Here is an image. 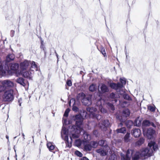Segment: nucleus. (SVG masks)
Here are the masks:
<instances>
[{
    "mask_svg": "<svg viewBox=\"0 0 160 160\" xmlns=\"http://www.w3.org/2000/svg\"><path fill=\"white\" fill-rule=\"evenodd\" d=\"M5 90V88L3 87L0 83V92Z\"/></svg>",
    "mask_w": 160,
    "mask_h": 160,
    "instance_id": "obj_46",
    "label": "nucleus"
},
{
    "mask_svg": "<svg viewBox=\"0 0 160 160\" xmlns=\"http://www.w3.org/2000/svg\"><path fill=\"white\" fill-rule=\"evenodd\" d=\"M142 119L139 117L137 118L135 120L134 122V126H139L141 125L142 122Z\"/></svg>",
    "mask_w": 160,
    "mask_h": 160,
    "instance_id": "obj_19",
    "label": "nucleus"
},
{
    "mask_svg": "<svg viewBox=\"0 0 160 160\" xmlns=\"http://www.w3.org/2000/svg\"><path fill=\"white\" fill-rule=\"evenodd\" d=\"M122 122H121L119 123V124L118 125V127L120 128V127H122Z\"/></svg>",
    "mask_w": 160,
    "mask_h": 160,
    "instance_id": "obj_53",
    "label": "nucleus"
},
{
    "mask_svg": "<svg viewBox=\"0 0 160 160\" xmlns=\"http://www.w3.org/2000/svg\"><path fill=\"white\" fill-rule=\"evenodd\" d=\"M55 53L56 54V56L57 57V58H58V54L57 53V52H56L55 51Z\"/></svg>",
    "mask_w": 160,
    "mask_h": 160,
    "instance_id": "obj_56",
    "label": "nucleus"
},
{
    "mask_svg": "<svg viewBox=\"0 0 160 160\" xmlns=\"http://www.w3.org/2000/svg\"><path fill=\"white\" fill-rule=\"evenodd\" d=\"M148 109L151 112H154L155 111L156 108L155 106H149L148 107Z\"/></svg>",
    "mask_w": 160,
    "mask_h": 160,
    "instance_id": "obj_35",
    "label": "nucleus"
},
{
    "mask_svg": "<svg viewBox=\"0 0 160 160\" xmlns=\"http://www.w3.org/2000/svg\"><path fill=\"white\" fill-rule=\"evenodd\" d=\"M150 126H152L153 127L155 128L156 126L152 122H150Z\"/></svg>",
    "mask_w": 160,
    "mask_h": 160,
    "instance_id": "obj_51",
    "label": "nucleus"
},
{
    "mask_svg": "<svg viewBox=\"0 0 160 160\" xmlns=\"http://www.w3.org/2000/svg\"><path fill=\"white\" fill-rule=\"evenodd\" d=\"M65 141V143L66 144V146L70 148L71 146V142L69 143L68 139L67 140H64Z\"/></svg>",
    "mask_w": 160,
    "mask_h": 160,
    "instance_id": "obj_43",
    "label": "nucleus"
},
{
    "mask_svg": "<svg viewBox=\"0 0 160 160\" xmlns=\"http://www.w3.org/2000/svg\"><path fill=\"white\" fill-rule=\"evenodd\" d=\"M77 98L78 100H81L82 103L85 105L89 106L92 103L91 95H86L82 92L77 95Z\"/></svg>",
    "mask_w": 160,
    "mask_h": 160,
    "instance_id": "obj_3",
    "label": "nucleus"
},
{
    "mask_svg": "<svg viewBox=\"0 0 160 160\" xmlns=\"http://www.w3.org/2000/svg\"><path fill=\"white\" fill-rule=\"evenodd\" d=\"M61 137L64 140H68V139L67 129L64 127L62 128L61 132Z\"/></svg>",
    "mask_w": 160,
    "mask_h": 160,
    "instance_id": "obj_13",
    "label": "nucleus"
},
{
    "mask_svg": "<svg viewBox=\"0 0 160 160\" xmlns=\"http://www.w3.org/2000/svg\"><path fill=\"white\" fill-rule=\"evenodd\" d=\"M20 100H19L18 102H19V106H21V103H20Z\"/></svg>",
    "mask_w": 160,
    "mask_h": 160,
    "instance_id": "obj_59",
    "label": "nucleus"
},
{
    "mask_svg": "<svg viewBox=\"0 0 160 160\" xmlns=\"http://www.w3.org/2000/svg\"><path fill=\"white\" fill-rule=\"evenodd\" d=\"M144 142V139L143 138H140L135 143L137 146H139L142 144Z\"/></svg>",
    "mask_w": 160,
    "mask_h": 160,
    "instance_id": "obj_26",
    "label": "nucleus"
},
{
    "mask_svg": "<svg viewBox=\"0 0 160 160\" xmlns=\"http://www.w3.org/2000/svg\"><path fill=\"white\" fill-rule=\"evenodd\" d=\"M130 115V112L128 109H125L123 110L122 113L123 118H126Z\"/></svg>",
    "mask_w": 160,
    "mask_h": 160,
    "instance_id": "obj_20",
    "label": "nucleus"
},
{
    "mask_svg": "<svg viewBox=\"0 0 160 160\" xmlns=\"http://www.w3.org/2000/svg\"><path fill=\"white\" fill-rule=\"evenodd\" d=\"M124 92V91H123V92H122V93L121 92L120 94H123Z\"/></svg>",
    "mask_w": 160,
    "mask_h": 160,
    "instance_id": "obj_60",
    "label": "nucleus"
},
{
    "mask_svg": "<svg viewBox=\"0 0 160 160\" xmlns=\"http://www.w3.org/2000/svg\"><path fill=\"white\" fill-rule=\"evenodd\" d=\"M83 137L85 141L87 142L90 140L91 138L90 135L87 133L85 132L83 134Z\"/></svg>",
    "mask_w": 160,
    "mask_h": 160,
    "instance_id": "obj_21",
    "label": "nucleus"
},
{
    "mask_svg": "<svg viewBox=\"0 0 160 160\" xmlns=\"http://www.w3.org/2000/svg\"><path fill=\"white\" fill-rule=\"evenodd\" d=\"M97 88L96 85L94 84H92L89 87V90L91 92L94 91Z\"/></svg>",
    "mask_w": 160,
    "mask_h": 160,
    "instance_id": "obj_29",
    "label": "nucleus"
},
{
    "mask_svg": "<svg viewBox=\"0 0 160 160\" xmlns=\"http://www.w3.org/2000/svg\"><path fill=\"white\" fill-rule=\"evenodd\" d=\"M105 142V141L103 140H100L98 142V144L101 146H102Z\"/></svg>",
    "mask_w": 160,
    "mask_h": 160,
    "instance_id": "obj_45",
    "label": "nucleus"
},
{
    "mask_svg": "<svg viewBox=\"0 0 160 160\" xmlns=\"http://www.w3.org/2000/svg\"><path fill=\"white\" fill-rule=\"evenodd\" d=\"M124 102L125 103H126V102Z\"/></svg>",
    "mask_w": 160,
    "mask_h": 160,
    "instance_id": "obj_63",
    "label": "nucleus"
},
{
    "mask_svg": "<svg viewBox=\"0 0 160 160\" xmlns=\"http://www.w3.org/2000/svg\"><path fill=\"white\" fill-rule=\"evenodd\" d=\"M98 48V50L102 52V54L104 57L106 56V53L105 52V50L103 47L102 46H101L99 48Z\"/></svg>",
    "mask_w": 160,
    "mask_h": 160,
    "instance_id": "obj_28",
    "label": "nucleus"
},
{
    "mask_svg": "<svg viewBox=\"0 0 160 160\" xmlns=\"http://www.w3.org/2000/svg\"><path fill=\"white\" fill-rule=\"evenodd\" d=\"M6 138L8 139V142H9V136L8 135H6Z\"/></svg>",
    "mask_w": 160,
    "mask_h": 160,
    "instance_id": "obj_55",
    "label": "nucleus"
},
{
    "mask_svg": "<svg viewBox=\"0 0 160 160\" xmlns=\"http://www.w3.org/2000/svg\"><path fill=\"white\" fill-rule=\"evenodd\" d=\"M76 128L77 129V131H75V133H72V137H70V139L71 141H72V138H78L79 136V134L81 132L82 130V128L80 129L79 128L76 127Z\"/></svg>",
    "mask_w": 160,
    "mask_h": 160,
    "instance_id": "obj_12",
    "label": "nucleus"
},
{
    "mask_svg": "<svg viewBox=\"0 0 160 160\" xmlns=\"http://www.w3.org/2000/svg\"><path fill=\"white\" fill-rule=\"evenodd\" d=\"M90 144L92 146V148H96L98 145V143L96 141H92L90 142Z\"/></svg>",
    "mask_w": 160,
    "mask_h": 160,
    "instance_id": "obj_33",
    "label": "nucleus"
},
{
    "mask_svg": "<svg viewBox=\"0 0 160 160\" xmlns=\"http://www.w3.org/2000/svg\"><path fill=\"white\" fill-rule=\"evenodd\" d=\"M22 136H23V138L24 139H25V138H24L25 135H24V133H22Z\"/></svg>",
    "mask_w": 160,
    "mask_h": 160,
    "instance_id": "obj_57",
    "label": "nucleus"
},
{
    "mask_svg": "<svg viewBox=\"0 0 160 160\" xmlns=\"http://www.w3.org/2000/svg\"><path fill=\"white\" fill-rule=\"evenodd\" d=\"M92 148V147L90 143L86 144L84 146V150L86 151H90Z\"/></svg>",
    "mask_w": 160,
    "mask_h": 160,
    "instance_id": "obj_24",
    "label": "nucleus"
},
{
    "mask_svg": "<svg viewBox=\"0 0 160 160\" xmlns=\"http://www.w3.org/2000/svg\"><path fill=\"white\" fill-rule=\"evenodd\" d=\"M110 122L108 120H104L102 124V126H100V128L101 129L105 131L106 130L107 127L109 126Z\"/></svg>",
    "mask_w": 160,
    "mask_h": 160,
    "instance_id": "obj_15",
    "label": "nucleus"
},
{
    "mask_svg": "<svg viewBox=\"0 0 160 160\" xmlns=\"http://www.w3.org/2000/svg\"><path fill=\"white\" fill-rule=\"evenodd\" d=\"M126 124L127 127L130 128L132 125V122L130 120H128L126 122Z\"/></svg>",
    "mask_w": 160,
    "mask_h": 160,
    "instance_id": "obj_38",
    "label": "nucleus"
},
{
    "mask_svg": "<svg viewBox=\"0 0 160 160\" xmlns=\"http://www.w3.org/2000/svg\"><path fill=\"white\" fill-rule=\"evenodd\" d=\"M29 65V62L27 60H25L20 64V68L21 70V72L24 70H28L30 67L28 66Z\"/></svg>",
    "mask_w": 160,
    "mask_h": 160,
    "instance_id": "obj_9",
    "label": "nucleus"
},
{
    "mask_svg": "<svg viewBox=\"0 0 160 160\" xmlns=\"http://www.w3.org/2000/svg\"><path fill=\"white\" fill-rule=\"evenodd\" d=\"M75 144L78 147L80 146L81 145V142L79 140H76L75 142Z\"/></svg>",
    "mask_w": 160,
    "mask_h": 160,
    "instance_id": "obj_42",
    "label": "nucleus"
},
{
    "mask_svg": "<svg viewBox=\"0 0 160 160\" xmlns=\"http://www.w3.org/2000/svg\"><path fill=\"white\" fill-rule=\"evenodd\" d=\"M14 58L15 56L13 54H9L7 57L6 60L8 62H9L13 60L14 59Z\"/></svg>",
    "mask_w": 160,
    "mask_h": 160,
    "instance_id": "obj_23",
    "label": "nucleus"
},
{
    "mask_svg": "<svg viewBox=\"0 0 160 160\" xmlns=\"http://www.w3.org/2000/svg\"><path fill=\"white\" fill-rule=\"evenodd\" d=\"M108 138H110V136H108Z\"/></svg>",
    "mask_w": 160,
    "mask_h": 160,
    "instance_id": "obj_62",
    "label": "nucleus"
},
{
    "mask_svg": "<svg viewBox=\"0 0 160 160\" xmlns=\"http://www.w3.org/2000/svg\"><path fill=\"white\" fill-rule=\"evenodd\" d=\"M41 48H42L43 50H44V46L42 44V43H41Z\"/></svg>",
    "mask_w": 160,
    "mask_h": 160,
    "instance_id": "obj_54",
    "label": "nucleus"
},
{
    "mask_svg": "<svg viewBox=\"0 0 160 160\" xmlns=\"http://www.w3.org/2000/svg\"><path fill=\"white\" fill-rule=\"evenodd\" d=\"M150 122L148 120H144L142 123L143 126H150Z\"/></svg>",
    "mask_w": 160,
    "mask_h": 160,
    "instance_id": "obj_32",
    "label": "nucleus"
},
{
    "mask_svg": "<svg viewBox=\"0 0 160 160\" xmlns=\"http://www.w3.org/2000/svg\"><path fill=\"white\" fill-rule=\"evenodd\" d=\"M158 149V145L154 141L148 143V146L146 148H143L136 152L132 156V160H138L140 158L144 159L150 157L154 151Z\"/></svg>",
    "mask_w": 160,
    "mask_h": 160,
    "instance_id": "obj_1",
    "label": "nucleus"
},
{
    "mask_svg": "<svg viewBox=\"0 0 160 160\" xmlns=\"http://www.w3.org/2000/svg\"><path fill=\"white\" fill-rule=\"evenodd\" d=\"M109 160H116L117 156L114 153L112 154L109 156Z\"/></svg>",
    "mask_w": 160,
    "mask_h": 160,
    "instance_id": "obj_31",
    "label": "nucleus"
},
{
    "mask_svg": "<svg viewBox=\"0 0 160 160\" xmlns=\"http://www.w3.org/2000/svg\"><path fill=\"white\" fill-rule=\"evenodd\" d=\"M19 67V64L17 63H10L9 66H7L6 68H9V69H8V71L11 70L14 71H16L17 70L18 68Z\"/></svg>",
    "mask_w": 160,
    "mask_h": 160,
    "instance_id": "obj_11",
    "label": "nucleus"
},
{
    "mask_svg": "<svg viewBox=\"0 0 160 160\" xmlns=\"http://www.w3.org/2000/svg\"><path fill=\"white\" fill-rule=\"evenodd\" d=\"M126 58H127V55H126Z\"/></svg>",
    "mask_w": 160,
    "mask_h": 160,
    "instance_id": "obj_64",
    "label": "nucleus"
},
{
    "mask_svg": "<svg viewBox=\"0 0 160 160\" xmlns=\"http://www.w3.org/2000/svg\"><path fill=\"white\" fill-rule=\"evenodd\" d=\"M75 155H76L78 157H81L82 156V154L81 152H80L78 150H76L75 152Z\"/></svg>",
    "mask_w": 160,
    "mask_h": 160,
    "instance_id": "obj_40",
    "label": "nucleus"
},
{
    "mask_svg": "<svg viewBox=\"0 0 160 160\" xmlns=\"http://www.w3.org/2000/svg\"><path fill=\"white\" fill-rule=\"evenodd\" d=\"M80 160H89L88 158L87 157H84L82 158H81L80 159Z\"/></svg>",
    "mask_w": 160,
    "mask_h": 160,
    "instance_id": "obj_50",
    "label": "nucleus"
},
{
    "mask_svg": "<svg viewBox=\"0 0 160 160\" xmlns=\"http://www.w3.org/2000/svg\"><path fill=\"white\" fill-rule=\"evenodd\" d=\"M13 91L12 89L6 91L3 96V99L5 101H10L13 99Z\"/></svg>",
    "mask_w": 160,
    "mask_h": 160,
    "instance_id": "obj_5",
    "label": "nucleus"
},
{
    "mask_svg": "<svg viewBox=\"0 0 160 160\" xmlns=\"http://www.w3.org/2000/svg\"><path fill=\"white\" fill-rule=\"evenodd\" d=\"M1 84L5 88V90L14 86V83L12 81L8 80L2 81L1 83Z\"/></svg>",
    "mask_w": 160,
    "mask_h": 160,
    "instance_id": "obj_8",
    "label": "nucleus"
},
{
    "mask_svg": "<svg viewBox=\"0 0 160 160\" xmlns=\"http://www.w3.org/2000/svg\"><path fill=\"white\" fill-rule=\"evenodd\" d=\"M132 135L135 138L140 136L141 134V130L138 128L133 129L132 132Z\"/></svg>",
    "mask_w": 160,
    "mask_h": 160,
    "instance_id": "obj_14",
    "label": "nucleus"
},
{
    "mask_svg": "<svg viewBox=\"0 0 160 160\" xmlns=\"http://www.w3.org/2000/svg\"><path fill=\"white\" fill-rule=\"evenodd\" d=\"M107 106L109 107L110 109L111 110L113 111L114 110V108L112 104L111 103H110L109 102L107 103Z\"/></svg>",
    "mask_w": 160,
    "mask_h": 160,
    "instance_id": "obj_39",
    "label": "nucleus"
},
{
    "mask_svg": "<svg viewBox=\"0 0 160 160\" xmlns=\"http://www.w3.org/2000/svg\"><path fill=\"white\" fill-rule=\"evenodd\" d=\"M155 133V131L151 128L148 129L147 131V136L148 138H151Z\"/></svg>",
    "mask_w": 160,
    "mask_h": 160,
    "instance_id": "obj_16",
    "label": "nucleus"
},
{
    "mask_svg": "<svg viewBox=\"0 0 160 160\" xmlns=\"http://www.w3.org/2000/svg\"><path fill=\"white\" fill-rule=\"evenodd\" d=\"M47 146L50 151H52L55 148L54 146L53 145V144L52 142H48L47 143Z\"/></svg>",
    "mask_w": 160,
    "mask_h": 160,
    "instance_id": "obj_27",
    "label": "nucleus"
},
{
    "mask_svg": "<svg viewBox=\"0 0 160 160\" xmlns=\"http://www.w3.org/2000/svg\"><path fill=\"white\" fill-rule=\"evenodd\" d=\"M133 151V150L128 149L125 155L122 153L121 160H130L131 156H133L132 154Z\"/></svg>",
    "mask_w": 160,
    "mask_h": 160,
    "instance_id": "obj_7",
    "label": "nucleus"
},
{
    "mask_svg": "<svg viewBox=\"0 0 160 160\" xmlns=\"http://www.w3.org/2000/svg\"><path fill=\"white\" fill-rule=\"evenodd\" d=\"M74 102V104L75 103V100H74V99H73V98H72V99H71L70 100V101L69 102V104L70 105V104H71V102Z\"/></svg>",
    "mask_w": 160,
    "mask_h": 160,
    "instance_id": "obj_52",
    "label": "nucleus"
},
{
    "mask_svg": "<svg viewBox=\"0 0 160 160\" xmlns=\"http://www.w3.org/2000/svg\"><path fill=\"white\" fill-rule=\"evenodd\" d=\"M117 118H118L122 122H124V121L125 120V119H124V120H123L122 118H120L119 117V116H117Z\"/></svg>",
    "mask_w": 160,
    "mask_h": 160,
    "instance_id": "obj_49",
    "label": "nucleus"
},
{
    "mask_svg": "<svg viewBox=\"0 0 160 160\" xmlns=\"http://www.w3.org/2000/svg\"><path fill=\"white\" fill-rule=\"evenodd\" d=\"M73 119L76 121L77 127L79 128L80 129L82 128L81 126L83 121V118L81 114H78L74 116Z\"/></svg>",
    "mask_w": 160,
    "mask_h": 160,
    "instance_id": "obj_6",
    "label": "nucleus"
},
{
    "mask_svg": "<svg viewBox=\"0 0 160 160\" xmlns=\"http://www.w3.org/2000/svg\"><path fill=\"white\" fill-rule=\"evenodd\" d=\"M67 85L69 86H71L72 85V83L70 80H68L67 82Z\"/></svg>",
    "mask_w": 160,
    "mask_h": 160,
    "instance_id": "obj_47",
    "label": "nucleus"
},
{
    "mask_svg": "<svg viewBox=\"0 0 160 160\" xmlns=\"http://www.w3.org/2000/svg\"><path fill=\"white\" fill-rule=\"evenodd\" d=\"M16 82L20 84L23 86H25V83L24 82V79L22 78H19L16 81Z\"/></svg>",
    "mask_w": 160,
    "mask_h": 160,
    "instance_id": "obj_22",
    "label": "nucleus"
},
{
    "mask_svg": "<svg viewBox=\"0 0 160 160\" xmlns=\"http://www.w3.org/2000/svg\"><path fill=\"white\" fill-rule=\"evenodd\" d=\"M16 138V137H14V139H15V138Z\"/></svg>",
    "mask_w": 160,
    "mask_h": 160,
    "instance_id": "obj_61",
    "label": "nucleus"
},
{
    "mask_svg": "<svg viewBox=\"0 0 160 160\" xmlns=\"http://www.w3.org/2000/svg\"><path fill=\"white\" fill-rule=\"evenodd\" d=\"M11 32L13 34L14 33V31H11Z\"/></svg>",
    "mask_w": 160,
    "mask_h": 160,
    "instance_id": "obj_58",
    "label": "nucleus"
},
{
    "mask_svg": "<svg viewBox=\"0 0 160 160\" xmlns=\"http://www.w3.org/2000/svg\"><path fill=\"white\" fill-rule=\"evenodd\" d=\"M123 97L125 99H127L129 100H131V98L129 97V96L126 94H124Z\"/></svg>",
    "mask_w": 160,
    "mask_h": 160,
    "instance_id": "obj_41",
    "label": "nucleus"
},
{
    "mask_svg": "<svg viewBox=\"0 0 160 160\" xmlns=\"http://www.w3.org/2000/svg\"><path fill=\"white\" fill-rule=\"evenodd\" d=\"M72 109L73 111L75 112L78 111V108L75 106H73Z\"/></svg>",
    "mask_w": 160,
    "mask_h": 160,
    "instance_id": "obj_48",
    "label": "nucleus"
},
{
    "mask_svg": "<svg viewBox=\"0 0 160 160\" xmlns=\"http://www.w3.org/2000/svg\"><path fill=\"white\" fill-rule=\"evenodd\" d=\"M110 86L112 88L116 90L117 91H119L122 88V85L119 82L116 84L114 83H111L110 84Z\"/></svg>",
    "mask_w": 160,
    "mask_h": 160,
    "instance_id": "obj_10",
    "label": "nucleus"
},
{
    "mask_svg": "<svg viewBox=\"0 0 160 160\" xmlns=\"http://www.w3.org/2000/svg\"><path fill=\"white\" fill-rule=\"evenodd\" d=\"M96 152L102 156L106 155L107 153V152L106 151L102 148L97 149L96 150Z\"/></svg>",
    "mask_w": 160,
    "mask_h": 160,
    "instance_id": "obj_18",
    "label": "nucleus"
},
{
    "mask_svg": "<svg viewBox=\"0 0 160 160\" xmlns=\"http://www.w3.org/2000/svg\"><path fill=\"white\" fill-rule=\"evenodd\" d=\"M116 132L118 133H125L126 132V129L125 127H122L117 129Z\"/></svg>",
    "mask_w": 160,
    "mask_h": 160,
    "instance_id": "obj_25",
    "label": "nucleus"
},
{
    "mask_svg": "<svg viewBox=\"0 0 160 160\" xmlns=\"http://www.w3.org/2000/svg\"><path fill=\"white\" fill-rule=\"evenodd\" d=\"M98 109L100 112L104 114L106 113L107 112V110L103 108L102 106V105H100L98 106Z\"/></svg>",
    "mask_w": 160,
    "mask_h": 160,
    "instance_id": "obj_30",
    "label": "nucleus"
},
{
    "mask_svg": "<svg viewBox=\"0 0 160 160\" xmlns=\"http://www.w3.org/2000/svg\"><path fill=\"white\" fill-rule=\"evenodd\" d=\"M100 89L102 92L104 93L108 92L109 89L108 87L104 84H102L100 87Z\"/></svg>",
    "mask_w": 160,
    "mask_h": 160,
    "instance_id": "obj_17",
    "label": "nucleus"
},
{
    "mask_svg": "<svg viewBox=\"0 0 160 160\" xmlns=\"http://www.w3.org/2000/svg\"><path fill=\"white\" fill-rule=\"evenodd\" d=\"M130 133H127L124 137V140L125 142H128L129 141Z\"/></svg>",
    "mask_w": 160,
    "mask_h": 160,
    "instance_id": "obj_34",
    "label": "nucleus"
},
{
    "mask_svg": "<svg viewBox=\"0 0 160 160\" xmlns=\"http://www.w3.org/2000/svg\"><path fill=\"white\" fill-rule=\"evenodd\" d=\"M110 97L111 98L115 99L114 101L115 102L117 101V100L115 99L116 98V95L114 93H112L110 95Z\"/></svg>",
    "mask_w": 160,
    "mask_h": 160,
    "instance_id": "obj_37",
    "label": "nucleus"
},
{
    "mask_svg": "<svg viewBox=\"0 0 160 160\" xmlns=\"http://www.w3.org/2000/svg\"><path fill=\"white\" fill-rule=\"evenodd\" d=\"M69 112V109L68 108H67L65 110V111L64 114V116L67 117L68 116V113Z\"/></svg>",
    "mask_w": 160,
    "mask_h": 160,
    "instance_id": "obj_44",
    "label": "nucleus"
},
{
    "mask_svg": "<svg viewBox=\"0 0 160 160\" xmlns=\"http://www.w3.org/2000/svg\"><path fill=\"white\" fill-rule=\"evenodd\" d=\"M120 82L121 83V85H122V88L123 87V86L125 85L126 83V79L124 78H120Z\"/></svg>",
    "mask_w": 160,
    "mask_h": 160,
    "instance_id": "obj_36",
    "label": "nucleus"
},
{
    "mask_svg": "<svg viewBox=\"0 0 160 160\" xmlns=\"http://www.w3.org/2000/svg\"><path fill=\"white\" fill-rule=\"evenodd\" d=\"M87 110L92 115L94 118H95L98 120H100L101 119V115L97 113L98 112L96 108L88 107L87 108Z\"/></svg>",
    "mask_w": 160,
    "mask_h": 160,
    "instance_id": "obj_4",
    "label": "nucleus"
},
{
    "mask_svg": "<svg viewBox=\"0 0 160 160\" xmlns=\"http://www.w3.org/2000/svg\"><path fill=\"white\" fill-rule=\"evenodd\" d=\"M38 71V69L37 65L34 62L32 61L31 63V66L29 69L26 72L23 71L21 72L23 76L26 78L29 79H32V75L34 73V71Z\"/></svg>",
    "mask_w": 160,
    "mask_h": 160,
    "instance_id": "obj_2",
    "label": "nucleus"
}]
</instances>
